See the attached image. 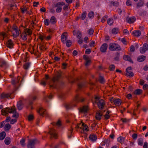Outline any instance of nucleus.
<instances>
[{
  "label": "nucleus",
  "mask_w": 148,
  "mask_h": 148,
  "mask_svg": "<svg viewBox=\"0 0 148 148\" xmlns=\"http://www.w3.org/2000/svg\"><path fill=\"white\" fill-rule=\"evenodd\" d=\"M61 76V74L58 73L57 77L53 80L54 83L53 85H50V87L56 88H61L62 86L64 85V83L61 80L59 79Z\"/></svg>",
  "instance_id": "nucleus-1"
},
{
  "label": "nucleus",
  "mask_w": 148,
  "mask_h": 148,
  "mask_svg": "<svg viewBox=\"0 0 148 148\" xmlns=\"http://www.w3.org/2000/svg\"><path fill=\"white\" fill-rule=\"evenodd\" d=\"M8 112L10 113L14 114L12 116V117L17 118L18 117V114L16 113V110L15 109L13 110L12 108H11L10 109L8 108H6L1 110L2 114L3 115H4L3 113H5L6 114H8Z\"/></svg>",
  "instance_id": "nucleus-2"
},
{
  "label": "nucleus",
  "mask_w": 148,
  "mask_h": 148,
  "mask_svg": "<svg viewBox=\"0 0 148 148\" xmlns=\"http://www.w3.org/2000/svg\"><path fill=\"white\" fill-rule=\"evenodd\" d=\"M109 49L111 51H120L121 49L119 45L115 43H110L109 46Z\"/></svg>",
  "instance_id": "nucleus-3"
},
{
  "label": "nucleus",
  "mask_w": 148,
  "mask_h": 148,
  "mask_svg": "<svg viewBox=\"0 0 148 148\" xmlns=\"http://www.w3.org/2000/svg\"><path fill=\"white\" fill-rule=\"evenodd\" d=\"M64 5L65 3L63 2H58L55 4L54 6L57 8L56 10V12L58 13L60 12L62 10L61 7Z\"/></svg>",
  "instance_id": "nucleus-4"
},
{
  "label": "nucleus",
  "mask_w": 148,
  "mask_h": 148,
  "mask_svg": "<svg viewBox=\"0 0 148 148\" xmlns=\"http://www.w3.org/2000/svg\"><path fill=\"white\" fill-rule=\"evenodd\" d=\"M37 140L34 139L29 141L27 145L28 148H35V145L36 143Z\"/></svg>",
  "instance_id": "nucleus-5"
},
{
  "label": "nucleus",
  "mask_w": 148,
  "mask_h": 148,
  "mask_svg": "<svg viewBox=\"0 0 148 148\" xmlns=\"http://www.w3.org/2000/svg\"><path fill=\"white\" fill-rule=\"evenodd\" d=\"M12 29L13 36L14 37V36L16 37L18 36L20 34V29L16 26H13Z\"/></svg>",
  "instance_id": "nucleus-6"
},
{
  "label": "nucleus",
  "mask_w": 148,
  "mask_h": 148,
  "mask_svg": "<svg viewBox=\"0 0 148 148\" xmlns=\"http://www.w3.org/2000/svg\"><path fill=\"white\" fill-rule=\"evenodd\" d=\"M95 102L96 103L99 108L101 110L103 109L105 104V103L104 100L103 99L99 100L98 102H97L96 101H95Z\"/></svg>",
  "instance_id": "nucleus-7"
},
{
  "label": "nucleus",
  "mask_w": 148,
  "mask_h": 148,
  "mask_svg": "<svg viewBox=\"0 0 148 148\" xmlns=\"http://www.w3.org/2000/svg\"><path fill=\"white\" fill-rule=\"evenodd\" d=\"M148 49V45L146 43H145L143 44L142 47L140 48V51L141 53L144 54Z\"/></svg>",
  "instance_id": "nucleus-8"
},
{
  "label": "nucleus",
  "mask_w": 148,
  "mask_h": 148,
  "mask_svg": "<svg viewBox=\"0 0 148 148\" xmlns=\"http://www.w3.org/2000/svg\"><path fill=\"white\" fill-rule=\"evenodd\" d=\"M24 28H25L24 32L25 34L24 37H26L27 36H30L32 33V32L31 30L30 29L26 28V27H24Z\"/></svg>",
  "instance_id": "nucleus-9"
},
{
  "label": "nucleus",
  "mask_w": 148,
  "mask_h": 148,
  "mask_svg": "<svg viewBox=\"0 0 148 148\" xmlns=\"http://www.w3.org/2000/svg\"><path fill=\"white\" fill-rule=\"evenodd\" d=\"M108 45L106 43H104L101 46L100 48L101 51L102 53H104L106 52L107 49Z\"/></svg>",
  "instance_id": "nucleus-10"
},
{
  "label": "nucleus",
  "mask_w": 148,
  "mask_h": 148,
  "mask_svg": "<svg viewBox=\"0 0 148 148\" xmlns=\"http://www.w3.org/2000/svg\"><path fill=\"white\" fill-rule=\"evenodd\" d=\"M49 133L51 136L50 137L51 138H52V136L55 138H56L57 137V134L55 132V130L54 129H52L51 131L49 132Z\"/></svg>",
  "instance_id": "nucleus-11"
},
{
  "label": "nucleus",
  "mask_w": 148,
  "mask_h": 148,
  "mask_svg": "<svg viewBox=\"0 0 148 148\" xmlns=\"http://www.w3.org/2000/svg\"><path fill=\"white\" fill-rule=\"evenodd\" d=\"M88 108L87 106H84L82 107L81 108L79 111L81 112H83L84 114L87 113Z\"/></svg>",
  "instance_id": "nucleus-12"
},
{
  "label": "nucleus",
  "mask_w": 148,
  "mask_h": 148,
  "mask_svg": "<svg viewBox=\"0 0 148 148\" xmlns=\"http://www.w3.org/2000/svg\"><path fill=\"white\" fill-rule=\"evenodd\" d=\"M136 18L134 16L131 17H127L126 18V21L129 23H133L134 22Z\"/></svg>",
  "instance_id": "nucleus-13"
},
{
  "label": "nucleus",
  "mask_w": 148,
  "mask_h": 148,
  "mask_svg": "<svg viewBox=\"0 0 148 148\" xmlns=\"http://www.w3.org/2000/svg\"><path fill=\"white\" fill-rule=\"evenodd\" d=\"M74 36L77 37H81L82 36V32L79 31L74 30L73 32Z\"/></svg>",
  "instance_id": "nucleus-14"
},
{
  "label": "nucleus",
  "mask_w": 148,
  "mask_h": 148,
  "mask_svg": "<svg viewBox=\"0 0 148 148\" xmlns=\"http://www.w3.org/2000/svg\"><path fill=\"white\" fill-rule=\"evenodd\" d=\"M11 94L9 93H3L1 95V99H4L5 98H8L10 97V99H12L10 97Z\"/></svg>",
  "instance_id": "nucleus-15"
},
{
  "label": "nucleus",
  "mask_w": 148,
  "mask_h": 148,
  "mask_svg": "<svg viewBox=\"0 0 148 148\" xmlns=\"http://www.w3.org/2000/svg\"><path fill=\"white\" fill-rule=\"evenodd\" d=\"M123 58L125 60L128 61L132 63H133V62L131 59L130 57L128 55H124L123 56Z\"/></svg>",
  "instance_id": "nucleus-16"
},
{
  "label": "nucleus",
  "mask_w": 148,
  "mask_h": 148,
  "mask_svg": "<svg viewBox=\"0 0 148 148\" xmlns=\"http://www.w3.org/2000/svg\"><path fill=\"white\" fill-rule=\"evenodd\" d=\"M146 58V56H140L138 57L137 60L139 62H141L145 60Z\"/></svg>",
  "instance_id": "nucleus-17"
},
{
  "label": "nucleus",
  "mask_w": 148,
  "mask_h": 148,
  "mask_svg": "<svg viewBox=\"0 0 148 148\" xmlns=\"http://www.w3.org/2000/svg\"><path fill=\"white\" fill-rule=\"evenodd\" d=\"M37 111L38 113L41 116H43L44 114H46L45 111H44V109L42 107H40Z\"/></svg>",
  "instance_id": "nucleus-18"
},
{
  "label": "nucleus",
  "mask_w": 148,
  "mask_h": 148,
  "mask_svg": "<svg viewBox=\"0 0 148 148\" xmlns=\"http://www.w3.org/2000/svg\"><path fill=\"white\" fill-rule=\"evenodd\" d=\"M89 138V139L92 142L95 141L97 139V136L95 134L90 135Z\"/></svg>",
  "instance_id": "nucleus-19"
},
{
  "label": "nucleus",
  "mask_w": 148,
  "mask_h": 148,
  "mask_svg": "<svg viewBox=\"0 0 148 148\" xmlns=\"http://www.w3.org/2000/svg\"><path fill=\"white\" fill-rule=\"evenodd\" d=\"M132 34L134 36H139L141 34V32L139 30L134 31L132 32Z\"/></svg>",
  "instance_id": "nucleus-20"
},
{
  "label": "nucleus",
  "mask_w": 148,
  "mask_h": 148,
  "mask_svg": "<svg viewBox=\"0 0 148 148\" xmlns=\"http://www.w3.org/2000/svg\"><path fill=\"white\" fill-rule=\"evenodd\" d=\"M113 102L114 104L117 106H120L121 103V100L119 99H115L114 100Z\"/></svg>",
  "instance_id": "nucleus-21"
},
{
  "label": "nucleus",
  "mask_w": 148,
  "mask_h": 148,
  "mask_svg": "<svg viewBox=\"0 0 148 148\" xmlns=\"http://www.w3.org/2000/svg\"><path fill=\"white\" fill-rule=\"evenodd\" d=\"M7 44L8 45V47L10 48H12L13 47V43L11 40H9L7 42Z\"/></svg>",
  "instance_id": "nucleus-22"
},
{
  "label": "nucleus",
  "mask_w": 148,
  "mask_h": 148,
  "mask_svg": "<svg viewBox=\"0 0 148 148\" xmlns=\"http://www.w3.org/2000/svg\"><path fill=\"white\" fill-rule=\"evenodd\" d=\"M50 22L52 24H55L57 22L56 18L54 16H52L50 19Z\"/></svg>",
  "instance_id": "nucleus-23"
},
{
  "label": "nucleus",
  "mask_w": 148,
  "mask_h": 148,
  "mask_svg": "<svg viewBox=\"0 0 148 148\" xmlns=\"http://www.w3.org/2000/svg\"><path fill=\"white\" fill-rule=\"evenodd\" d=\"M23 103H22V101H19L17 103V106L18 108V109L19 110H21L23 108Z\"/></svg>",
  "instance_id": "nucleus-24"
},
{
  "label": "nucleus",
  "mask_w": 148,
  "mask_h": 148,
  "mask_svg": "<svg viewBox=\"0 0 148 148\" xmlns=\"http://www.w3.org/2000/svg\"><path fill=\"white\" fill-rule=\"evenodd\" d=\"M75 100L76 101H80L83 102L84 101V99L81 96L77 95L75 98Z\"/></svg>",
  "instance_id": "nucleus-25"
},
{
  "label": "nucleus",
  "mask_w": 148,
  "mask_h": 148,
  "mask_svg": "<svg viewBox=\"0 0 148 148\" xmlns=\"http://www.w3.org/2000/svg\"><path fill=\"white\" fill-rule=\"evenodd\" d=\"M58 95L59 97L61 100H63L65 98V96L64 94L62 92H59Z\"/></svg>",
  "instance_id": "nucleus-26"
},
{
  "label": "nucleus",
  "mask_w": 148,
  "mask_h": 148,
  "mask_svg": "<svg viewBox=\"0 0 148 148\" xmlns=\"http://www.w3.org/2000/svg\"><path fill=\"white\" fill-rule=\"evenodd\" d=\"M142 92V90L141 89H138L135 90L134 92V93L135 95H140Z\"/></svg>",
  "instance_id": "nucleus-27"
},
{
  "label": "nucleus",
  "mask_w": 148,
  "mask_h": 148,
  "mask_svg": "<svg viewBox=\"0 0 148 148\" xmlns=\"http://www.w3.org/2000/svg\"><path fill=\"white\" fill-rule=\"evenodd\" d=\"M10 138L9 137H6L4 140L5 143L7 145L10 144Z\"/></svg>",
  "instance_id": "nucleus-28"
},
{
  "label": "nucleus",
  "mask_w": 148,
  "mask_h": 148,
  "mask_svg": "<svg viewBox=\"0 0 148 148\" xmlns=\"http://www.w3.org/2000/svg\"><path fill=\"white\" fill-rule=\"evenodd\" d=\"M102 115V114H101L100 112L98 111L96 114L95 117L97 120H100L101 119V116Z\"/></svg>",
  "instance_id": "nucleus-29"
},
{
  "label": "nucleus",
  "mask_w": 148,
  "mask_h": 148,
  "mask_svg": "<svg viewBox=\"0 0 148 148\" xmlns=\"http://www.w3.org/2000/svg\"><path fill=\"white\" fill-rule=\"evenodd\" d=\"M6 133L4 132H2L0 133V140H3L5 137Z\"/></svg>",
  "instance_id": "nucleus-30"
},
{
  "label": "nucleus",
  "mask_w": 148,
  "mask_h": 148,
  "mask_svg": "<svg viewBox=\"0 0 148 148\" xmlns=\"http://www.w3.org/2000/svg\"><path fill=\"white\" fill-rule=\"evenodd\" d=\"M125 138L122 136H120L117 138V140L118 142L122 144L124 141Z\"/></svg>",
  "instance_id": "nucleus-31"
},
{
  "label": "nucleus",
  "mask_w": 148,
  "mask_h": 148,
  "mask_svg": "<svg viewBox=\"0 0 148 148\" xmlns=\"http://www.w3.org/2000/svg\"><path fill=\"white\" fill-rule=\"evenodd\" d=\"M11 126L9 123L6 124L4 127V129L5 131L9 130L11 128Z\"/></svg>",
  "instance_id": "nucleus-32"
},
{
  "label": "nucleus",
  "mask_w": 148,
  "mask_h": 148,
  "mask_svg": "<svg viewBox=\"0 0 148 148\" xmlns=\"http://www.w3.org/2000/svg\"><path fill=\"white\" fill-rule=\"evenodd\" d=\"M125 75L129 77H132L134 76V74L133 72L129 71H126Z\"/></svg>",
  "instance_id": "nucleus-33"
},
{
  "label": "nucleus",
  "mask_w": 148,
  "mask_h": 148,
  "mask_svg": "<svg viewBox=\"0 0 148 148\" xmlns=\"http://www.w3.org/2000/svg\"><path fill=\"white\" fill-rule=\"evenodd\" d=\"M114 23L113 19L112 18H109L107 21L108 24L110 25H112Z\"/></svg>",
  "instance_id": "nucleus-34"
},
{
  "label": "nucleus",
  "mask_w": 148,
  "mask_h": 148,
  "mask_svg": "<svg viewBox=\"0 0 148 148\" xmlns=\"http://www.w3.org/2000/svg\"><path fill=\"white\" fill-rule=\"evenodd\" d=\"M118 32L119 29L118 28H113L112 31V33L114 34H117L118 33Z\"/></svg>",
  "instance_id": "nucleus-35"
},
{
  "label": "nucleus",
  "mask_w": 148,
  "mask_h": 148,
  "mask_svg": "<svg viewBox=\"0 0 148 148\" xmlns=\"http://www.w3.org/2000/svg\"><path fill=\"white\" fill-rule=\"evenodd\" d=\"M138 145H139L142 146L143 144V140L142 138H138Z\"/></svg>",
  "instance_id": "nucleus-36"
},
{
  "label": "nucleus",
  "mask_w": 148,
  "mask_h": 148,
  "mask_svg": "<svg viewBox=\"0 0 148 148\" xmlns=\"http://www.w3.org/2000/svg\"><path fill=\"white\" fill-rule=\"evenodd\" d=\"M30 64V63L28 62L25 63L23 66V67L25 69L27 70L29 68Z\"/></svg>",
  "instance_id": "nucleus-37"
},
{
  "label": "nucleus",
  "mask_w": 148,
  "mask_h": 148,
  "mask_svg": "<svg viewBox=\"0 0 148 148\" xmlns=\"http://www.w3.org/2000/svg\"><path fill=\"white\" fill-rule=\"evenodd\" d=\"M53 96V95L51 94L47 97H45V100L46 102H48L49 101L48 99H49L50 100H51Z\"/></svg>",
  "instance_id": "nucleus-38"
},
{
  "label": "nucleus",
  "mask_w": 148,
  "mask_h": 148,
  "mask_svg": "<svg viewBox=\"0 0 148 148\" xmlns=\"http://www.w3.org/2000/svg\"><path fill=\"white\" fill-rule=\"evenodd\" d=\"M94 13L93 12H90L88 14V16L90 18L92 19L94 16Z\"/></svg>",
  "instance_id": "nucleus-39"
},
{
  "label": "nucleus",
  "mask_w": 148,
  "mask_h": 148,
  "mask_svg": "<svg viewBox=\"0 0 148 148\" xmlns=\"http://www.w3.org/2000/svg\"><path fill=\"white\" fill-rule=\"evenodd\" d=\"M86 12H83L81 15V18L82 20H84L86 16Z\"/></svg>",
  "instance_id": "nucleus-40"
},
{
  "label": "nucleus",
  "mask_w": 148,
  "mask_h": 148,
  "mask_svg": "<svg viewBox=\"0 0 148 148\" xmlns=\"http://www.w3.org/2000/svg\"><path fill=\"white\" fill-rule=\"evenodd\" d=\"M66 46L67 47H69L72 44V42L70 40H68L66 42Z\"/></svg>",
  "instance_id": "nucleus-41"
},
{
  "label": "nucleus",
  "mask_w": 148,
  "mask_h": 148,
  "mask_svg": "<svg viewBox=\"0 0 148 148\" xmlns=\"http://www.w3.org/2000/svg\"><path fill=\"white\" fill-rule=\"evenodd\" d=\"M85 82H82L78 84L77 85L78 87L79 88H82V87L85 86Z\"/></svg>",
  "instance_id": "nucleus-42"
},
{
  "label": "nucleus",
  "mask_w": 148,
  "mask_h": 148,
  "mask_svg": "<svg viewBox=\"0 0 148 148\" xmlns=\"http://www.w3.org/2000/svg\"><path fill=\"white\" fill-rule=\"evenodd\" d=\"M25 139L24 138H22L20 141V144L21 145L23 146H25Z\"/></svg>",
  "instance_id": "nucleus-43"
},
{
  "label": "nucleus",
  "mask_w": 148,
  "mask_h": 148,
  "mask_svg": "<svg viewBox=\"0 0 148 148\" xmlns=\"http://www.w3.org/2000/svg\"><path fill=\"white\" fill-rule=\"evenodd\" d=\"M66 108L67 110L71 109L72 107V106L68 104H66L65 105Z\"/></svg>",
  "instance_id": "nucleus-44"
},
{
  "label": "nucleus",
  "mask_w": 148,
  "mask_h": 148,
  "mask_svg": "<svg viewBox=\"0 0 148 148\" xmlns=\"http://www.w3.org/2000/svg\"><path fill=\"white\" fill-rule=\"evenodd\" d=\"M119 54L118 53H117L115 55V57L114 58V60L116 61H119Z\"/></svg>",
  "instance_id": "nucleus-45"
},
{
  "label": "nucleus",
  "mask_w": 148,
  "mask_h": 148,
  "mask_svg": "<svg viewBox=\"0 0 148 148\" xmlns=\"http://www.w3.org/2000/svg\"><path fill=\"white\" fill-rule=\"evenodd\" d=\"M108 16L107 15L103 17L102 18L101 20V22L103 23L105 22L106 20V19L107 18Z\"/></svg>",
  "instance_id": "nucleus-46"
},
{
  "label": "nucleus",
  "mask_w": 148,
  "mask_h": 148,
  "mask_svg": "<svg viewBox=\"0 0 148 148\" xmlns=\"http://www.w3.org/2000/svg\"><path fill=\"white\" fill-rule=\"evenodd\" d=\"M44 22L45 25L48 26L49 24L50 21L48 19H46L44 20Z\"/></svg>",
  "instance_id": "nucleus-47"
},
{
  "label": "nucleus",
  "mask_w": 148,
  "mask_h": 148,
  "mask_svg": "<svg viewBox=\"0 0 148 148\" xmlns=\"http://www.w3.org/2000/svg\"><path fill=\"white\" fill-rule=\"evenodd\" d=\"M99 80L101 84H103L105 82L104 78L101 76H99Z\"/></svg>",
  "instance_id": "nucleus-48"
},
{
  "label": "nucleus",
  "mask_w": 148,
  "mask_h": 148,
  "mask_svg": "<svg viewBox=\"0 0 148 148\" xmlns=\"http://www.w3.org/2000/svg\"><path fill=\"white\" fill-rule=\"evenodd\" d=\"M1 64L0 65V66L1 67L3 66H5L6 64V62L3 60H2L1 61Z\"/></svg>",
  "instance_id": "nucleus-49"
},
{
  "label": "nucleus",
  "mask_w": 148,
  "mask_h": 148,
  "mask_svg": "<svg viewBox=\"0 0 148 148\" xmlns=\"http://www.w3.org/2000/svg\"><path fill=\"white\" fill-rule=\"evenodd\" d=\"M115 66L113 64H111L109 66V69L110 71H113L114 70Z\"/></svg>",
  "instance_id": "nucleus-50"
},
{
  "label": "nucleus",
  "mask_w": 148,
  "mask_h": 148,
  "mask_svg": "<svg viewBox=\"0 0 148 148\" xmlns=\"http://www.w3.org/2000/svg\"><path fill=\"white\" fill-rule=\"evenodd\" d=\"M111 4H113V5L115 6H118L119 5V3L117 2H113L112 1H111Z\"/></svg>",
  "instance_id": "nucleus-51"
},
{
  "label": "nucleus",
  "mask_w": 148,
  "mask_h": 148,
  "mask_svg": "<svg viewBox=\"0 0 148 148\" xmlns=\"http://www.w3.org/2000/svg\"><path fill=\"white\" fill-rule=\"evenodd\" d=\"M61 40L62 42L65 44L68 40L67 38H61Z\"/></svg>",
  "instance_id": "nucleus-52"
},
{
  "label": "nucleus",
  "mask_w": 148,
  "mask_h": 148,
  "mask_svg": "<svg viewBox=\"0 0 148 148\" xmlns=\"http://www.w3.org/2000/svg\"><path fill=\"white\" fill-rule=\"evenodd\" d=\"M143 1H141L137 4V6L138 7H140L143 6Z\"/></svg>",
  "instance_id": "nucleus-53"
},
{
  "label": "nucleus",
  "mask_w": 148,
  "mask_h": 148,
  "mask_svg": "<svg viewBox=\"0 0 148 148\" xmlns=\"http://www.w3.org/2000/svg\"><path fill=\"white\" fill-rule=\"evenodd\" d=\"M94 32V30L92 29H90L88 31V34L90 35H92L93 34Z\"/></svg>",
  "instance_id": "nucleus-54"
},
{
  "label": "nucleus",
  "mask_w": 148,
  "mask_h": 148,
  "mask_svg": "<svg viewBox=\"0 0 148 148\" xmlns=\"http://www.w3.org/2000/svg\"><path fill=\"white\" fill-rule=\"evenodd\" d=\"M86 63L85 65L86 66H87L89 65L91 63V60H88L86 61Z\"/></svg>",
  "instance_id": "nucleus-55"
},
{
  "label": "nucleus",
  "mask_w": 148,
  "mask_h": 148,
  "mask_svg": "<svg viewBox=\"0 0 148 148\" xmlns=\"http://www.w3.org/2000/svg\"><path fill=\"white\" fill-rule=\"evenodd\" d=\"M103 142L106 144V145L107 146L109 145L110 141L108 139H105Z\"/></svg>",
  "instance_id": "nucleus-56"
},
{
  "label": "nucleus",
  "mask_w": 148,
  "mask_h": 148,
  "mask_svg": "<svg viewBox=\"0 0 148 148\" xmlns=\"http://www.w3.org/2000/svg\"><path fill=\"white\" fill-rule=\"evenodd\" d=\"M32 104V101L31 100L29 101V102L28 105V106H27V108H28V107H29V106H30L31 109H33V108L32 106H31Z\"/></svg>",
  "instance_id": "nucleus-57"
},
{
  "label": "nucleus",
  "mask_w": 148,
  "mask_h": 148,
  "mask_svg": "<svg viewBox=\"0 0 148 148\" xmlns=\"http://www.w3.org/2000/svg\"><path fill=\"white\" fill-rule=\"evenodd\" d=\"M79 38L78 42L79 44H81L83 42V39L81 38Z\"/></svg>",
  "instance_id": "nucleus-58"
},
{
  "label": "nucleus",
  "mask_w": 148,
  "mask_h": 148,
  "mask_svg": "<svg viewBox=\"0 0 148 148\" xmlns=\"http://www.w3.org/2000/svg\"><path fill=\"white\" fill-rule=\"evenodd\" d=\"M135 49L134 46L132 45L130 47V51L133 52L135 51Z\"/></svg>",
  "instance_id": "nucleus-59"
},
{
  "label": "nucleus",
  "mask_w": 148,
  "mask_h": 148,
  "mask_svg": "<svg viewBox=\"0 0 148 148\" xmlns=\"http://www.w3.org/2000/svg\"><path fill=\"white\" fill-rule=\"evenodd\" d=\"M34 116L33 115L30 114L28 116V119L29 121H30L33 119Z\"/></svg>",
  "instance_id": "nucleus-60"
},
{
  "label": "nucleus",
  "mask_w": 148,
  "mask_h": 148,
  "mask_svg": "<svg viewBox=\"0 0 148 148\" xmlns=\"http://www.w3.org/2000/svg\"><path fill=\"white\" fill-rule=\"evenodd\" d=\"M69 36L67 32H64L63 33L61 37H67Z\"/></svg>",
  "instance_id": "nucleus-61"
},
{
  "label": "nucleus",
  "mask_w": 148,
  "mask_h": 148,
  "mask_svg": "<svg viewBox=\"0 0 148 148\" xmlns=\"http://www.w3.org/2000/svg\"><path fill=\"white\" fill-rule=\"evenodd\" d=\"M91 52V50L90 49H87L85 51V53L86 54H89Z\"/></svg>",
  "instance_id": "nucleus-62"
},
{
  "label": "nucleus",
  "mask_w": 148,
  "mask_h": 148,
  "mask_svg": "<svg viewBox=\"0 0 148 148\" xmlns=\"http://www.w3.org/2000/svg\"><path fill=\"white\" fill-rule=\"evenodd\" d=\"M18 81H15L14 80H13L12 81V83L13 85H14V86H16V85L18 83Z\"/></svg>",
  "instance_id": "nucleus-63"
},
{
  "label": "nucleus",
  "mask_w": 148,
  "mask_h": 148,
  "mask_svg": "<svg viewBox=\"0 0 148 148\" xmlns=\"http://www.w3.org/2000/svg\"><path fill=\"white\" fill-rule=\"evenodd\" d=\"M126 4L127 6H131L132 5L131 1L129 0H128L126 1Z\"/></svg>",
  "instance_id": "nucleus-64"
}]
</instances>
